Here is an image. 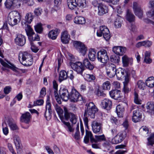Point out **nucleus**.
<instances>
[{
	"label": "nucleus",
	"instance_id": "f257e3e1",
	"mask_svg": "<svg viewBox=\"0 0 154 154\" xmlns=\"http://www.w3.org/2000/svg\"><path fill=\"white\" fill-rule=\"evenodd\" d=\"M19 58L20 63L25 66H29L32 64V56L27 52H20L19 54Z\"/></svg>",
	"mask_w": 154,
	"mask_h": 154
},
{
	"label": "nucleus",
	"instance_id": "f03ea898",
	"mask_svg": "<svg viewBox=\"0 0 154 154\" xmlns=\"http://www.w3.org/2000/svg\"><path fill=\"white\" fill-rule=\"evenodd\" d=\"M21 19L20 14L17 11H11L8 15V21L9 25L12 26L18 24L20 23Z\"/></svg>",
	"mask_w": 154,
	"mask_h": 154
},
{
	"label": "nucleus",
	"instance_id": "7ed1b4c3",
	"mask_svg": "<svg viewBox=\"0 0 154 154\" xmlns=\"http://www.w3.org/2000/svg\"><path fill=\"white\" fill-rule=\"evenodd\" d=\"M67 2L69 8L71 9L75 8L77 6L84 8L87 6L86 0H67Z\"/></svg>",
	"mask_w": 154,
	"mask_h": 154
},
{
	"label": "nucleus",
	"instance_id": "20e7f679",
	"mask_svg": "<svg viewBox=\"0 0 154 154\" xmlns=\"http://www.w3.org/2000/svg\"><path fill=\"white\" fill-rule=\"evenodd\" d=\"M87 106V109H86L84 113V116H87L92 119L95 117V113L97 112L98 109L93 102L89 103L86 104Z\"/></svg>",
	"mask_w": 154,
	"mask_h": 154
},
{
	"label": "nucleus",
	"instance_id": "39448f33",
	"mask_svg": "<svg viewBox=\"0 0 154 154\" xmlns=\"http://www.w3.org/2000/svg\"><path fill=\"white\" fill-rule=\"evenodd\" d=\"M97 34L99 37L103 35L104 38L107 41H108L111 37L108 29L105 26H100V29L97 31Z\"/></svg>",
	"mask_w": 154,
	"mask_h": 154
},
{
	"label": "nucleus",
	"instance_id": "423d86ee",
	"mask_svg": "<svg viewBox=\"0 0 154 154\" xmlns=\"http://www.w3.org/2000/svg\"><path fill=\"white\" fill-rule=\"evenodd\" d=\"M82 97L75 88H73L69 94V100L70 102L73 103L82 100Z\"/></svg>",
	"mask_w": 154,
	"mask_h": 154
},
{
	"label": "nucleus",
	"instance_id": "0eeeda50",
	"mask_svg": "<svg viewBox=\"0 0 154 154\" xmlns=\"http://www.w3.org/2000/svg\"><path fill=\"white\" fill-rule=\"evenodd\" d=\"M97 56V60L102 63H106L109 60L107 51L104 49H102L98 51Z\"/></svg>",
	"mask_w": 154,
	"mask_h": 154
},
{
	"label": "nucleus",
	"instance_id": "6e6552de",
	"mask_svg": "<svg viewBox=\"0 0 154 154\" xmlns=\"http://www.w3.org/2000/svg\"><path fill=\"white\" fill-rule=\"evenodd\" d=\"M127 135V132L123 131L119 132L112 140V143L113 144H117L121 143L125 138Z\"/></svg>",
	"mask_w": 154,
	"mask_h": 154
},
{
	"label": "nucleus",
	"instance_id": "1a4fd4ad",
	"mask_svg": "<svg viewBox=\"0 0 154 154\" xmlns=\"http://www.w3.org/2000/svg\"><path fill=\"white\" fill-rule=\"evenodd\" d=\"M107 75L109 78H112L116 75V65L112 63H108L106 66Z\"/></svg>",
	"mask_w": 154,
	"mask_h": 154
},
{
	"label": "nucleus",
	"instance_id": "9d476101",
	"mask_svg": "<svg viewBox=\"0 0 154 154\" xmlns=\"http://www.w3.org/2000/svg\"><path fill=\"white\" fill-rule=\"evenodd\" d=\"M64 116L65 119L68 120L69 119L70 121L73 124H75L77 122V118L76 116L73 113H69L68 112L67 108L64 107Z\"/></svg>",
	"mask_w": 154,
	"mask_h": 154
},
{
	"label": "nucleus",
	"instance_id": "9b49d317",
	"mask_svg": "<svg viewBox=\"0 0 154 154\" xmlns=\"http://www.w3.org/2000/svg\"><path fill=\"white\" fill-rule=\"evenodd\" d=\"M91 126L94 133L95 134H101L102 133V125L100 123L94 121L92 122Z\"/></svg>",
	"mask_w": 154,
	"mask_h": 154
},
{
	"label": "nucleus",
	"instance_id": "f8f14e48",
	"mask_svg": "<svg viewBox=\"0 0 154 154\" xmlns=\"http://www.w3.org/2000/svg\"><path fill=\"white\" fill-rule=\"evenodd\" d=\"M46 109L44 116L47 120H49L51 118L52 111L51 109V104L48 98L46 101Z\"/></svg>",
	"mask_w": 154,
	"mask_h": 154
},
{
	"label": "nucleus",
	"instance_id": "ddd939ff",
	"mask_svg": "<svg viewBox=\"0 0 154 154\" xmlns=\"http://www.w3.org/2000/svg\"><path fill=\"white\" fill-rule=\"evenodd\" d=\"M71 66L72 69L78 73L81 74L84 70V67L80 62H77L72 63Z\"/></svg>",
	"mask_w": 154,
	"mask_h": 154
},
{
	"label": "nucleus",
	"instance_id": "4468645a",
	"mask_svg": "<svg viewBox=\"0 0 154 154\" xmlns=\"http://www.w3.org/2000/svg\"><path fill=\"white\" fill-rule=\"evenodd\" d=\"M26 41L25 37L21 34H18L15 39V43L18 45L23 46L25 44Z\"/></svg>",
	"mask_w": 154,
	"mask_h": 154
},
{
	"label": "nucleus",
	"instance_id": "2eb2a0df",
	"mask_svg": "<svg viewBox=\"0 0 154 154\" xmlns=\"http://www.w3.org/2000/svg\"><path fill=\"white\" fill-rule=\"evenodd\" d=\"M59 94L62 99L65 101L69 99V94L68 90L65 88L61 89L59 91Z\"/></svg>",
	"mask_w": 154,
	"mask_h": 154
},
{
	"label": "nucleus",
	"instance_id": "dca6fc26",
	"mask_svg": "<svg viewBox=\"0 0 154 154\" xmlns=\"http://www.w3.org/2000/svg\"><path fill=\"white\" fill-rule=\"evenodd\" d=\"M133 8L135 15L139 18H141L143 16V11L137 2L133 3Z\"/></svg>",
	"mask_w": 154,
	"mask_h": 154
},
{
	"label": "nucleus",
	"instance_id": "f3484780",
	"mask_svg": "<svg viewBox=\"0 0 154 154\" xmlns=\"http://www.w3.org/2000/svg\"><path fill=\"white\" fill-rule=\"evenodd\" d=\"M31 117V116L30 113L26 112L22 115L20 118V121L21 122L28 124L30 122Z\"/></svg>",
	"mask_w": 154,
	"mask_h": 154
},
{
	"label": "nucleus",
	"instance_id": "a211bd4d",
	"mask_svg": "<svg viewBox=\"0 0 154 154\" xmlns=\"http://www.w3.org/2000/svg\"><path fill=\"white\" fill-rule=\"evenodd\" d=\"M133 114L132 120L133 122H137L140 120L142 117V115L139 110L137 109L134 110L133 112Z\"/></svg>",
	"mask_w": 154,
	"mask_h": 154
},
{
	"label": "nucleus",
	"instance_id": "6ab92c4d",
	"mask_svg": "<svg viewBox=\"0 0 154 154\" xmlns=\"http://www.w3.org/2000/svg\"><path fill=\"white\" fill-rule=\"evenodd\" d=\"M108 7L106 5L100 3L98 7V14L99 16H102L108 12Z\"/></svg>",
	"mask_w": 154,
	"mask_h": 154
},
{
	"label": "nucleus",
	"instance_id": "aec40b11",
	"mask_svg": "<svg viewBox=\"0 0 154 154\" xmlns=\"http://www.w3.org/2000/svg\"><path fill=\"white\" fill-rule=\"evenodd\" d=\"M61 40L64 44H68L70 40V35L66 31L62 32L61 35Z\"/></svg>",
	"mask_w": 154,
	"mask_h": 154
},
{
	"label": "nucleus",
	"instance_id": "412c9836",
	"mask_svg": "<svg viewBox=\"0 0 154 154\" xmlns=\"http://www.w3.org/2000/svg\"><path fill=\"white\" fill-rule=\"evenodd\" d=\"M110 97L114 99L119 100L121 99V92L120 91L115 90H112L109 92Z\"/></svg>",
	"mask_w": 154,
	"mask_h": 154
},
{
	"label": "nucleus",
	"instance_id": "4be33fe9",
	"mask_svg": "<svg viewBox=\"0 0 154 154\" xmlns=\"http://www.w3.org/2000/svg\"><path fill=\"white\" fill-rule=\"evenodd\" d=\"M101 105L104 109L109 110L111 108L112 101L109 99H105L102 101Z\"/></svg>",
	"mask_w": 154,
	"mask_h": 154
},
{
	"label": "nucleus",
	"instance_id": "5701e85b",
	"mask_svg": "<svg viewBox=\"0 0 154 154\" xmlns=\"http://www.w3.org/2000/svg\"><path fill=\"white\" fill-rule=\"evenodd\" d=\"M6 123L8 125L11 130H14L17 129V127L12 118H7L6 119Z\"/></svg>",
	"mask_w": 154,
	"mask_h": 154
},
{
	"label": "nucleus",
	"instance_id": "b1692460",
	"mask_svg": "<svg viewBox=\"0 0 154 154\" xmlns=\"http://www.w3.org/2000/svg\"><path fill=\"white\" fill-rule=\"evenodd\" d=\"M147 112L151 115H154V103L149 102L147 103L146 105Z\"/></svg>",
	"mask_w": 154,
	"mask_h": 154
},
{
	"label": "nucleus",
	"instance_id": "393cba45",
	"mask_svg": "<svg viewBox=\"0 0 154 154\" xmlns=\"http://www.w3.org/2000/svg\"><path fill=\"white\" fill-rule=\"evenodd\" d=\"M86 135L84 139V142L85 143H87L89 141V138L91 143H93L94 137L91 132L87 130H85Z\"/></svg>",
	"mask_w": 154,
	"mask_h": 154
},
{
	"label": "nucleus",
	"instance_id": "a878e982",
	"mask_svg": "<svg viewBox=\"0 0 154 154\" xmlns=\"http://www.w3.org/2000/svg\"><path fill=\"white\" fill-rule=\"evenodd\" d=\"M0 62L2 65L4 67L10 68L14 72H18V68L14 65L11 63H9L10 65H9L6 63L4 62L2 59L1 58L0 59Z\"/></svg>",
	"mask_w": 154,
	"mask_h": 154
},
{
	"label": "nucleus",
	"instance_id": "bb28decb",
	"mask_svg": "<svg viewBox=\"0 0 154 154\" xmlns=\"http://www.w3.org/2000/svg\"><path fill=\"white\" fill-rule=\"evenodd\" d=\"M58 31L57 29L51 31L48 34V37L52 39H55L58 34Z\"/></svg>",
	"mask_w": 154,
	"mask_h": 154
},
{
	"label": "nucleus",
	"instance_id": "cd10ccee",
	"mask_svg": "<svg viewBox=\"0 0 154 154\" xmlns=\"http://www.w3.org/2000/svg\"><path fill=\"white\" fill-rule=\"evenodd\" d=\"M34 16L32 14L31 12L27 13L25 17V20L26 22L24 23V24L26 26V23H30L32 20Z\"/></svg>",
	"mask_w": 154,
	"mask_h": 154
},
{
	"label": "nucleus",
	"instance_id": "c85d7f7f",
	"mask_svg": "<svg viewBox=\"0 0 154 154\" xmlns=\"http://www.w3.org/2000/svg\"><path fill=\"white\" fill-rule=\"evenodd\" d=\"M151 53L149 51H146L144 54L143 62L147 64H150L152 62V60L150 58Z\"/></svg>",
	"mask_w": 154,
	"mask_h": 154
},
{
	"label": "nucleus",
	"instance_id": "c756f323",
	"mask_svg": "<svg viewBox=\"0 0 154 154\" xmlns=\"http://www.w3.org/2000/svg\"><path fill=\"white\" fill-rule=\"evenodd\" d=\"M74 22L77 24H83L85 23L86 20L85 18L83 17L77 16L75 18Z\"/></svg>",
	"mask_w": 154,
	"mask_h": 154
},
{
	"label": "nucleus",
	"instance_id": "7c9ffc66",
	"mask_svg": "<svg viewBox=\"0 0 154 154\" xmlns=\"http://www.w3.org/2000/svg\"><path fill=\"white\" fill-rule=\"evenodd\" d=\"M83 63V66H84L86 68L90 70H92L94 68L93 65L91 63L87 58L85 59L84 60Z\"/></svg>",
	"mask_w": 154,
	"mask_h": 154
},
{
	"label": "nucleus",
	"instance_id": "2f4dec72",
	"mask_svg": "<svg viewBox=\"0 0 154 154\" xmlns=\"http://www.w3.org/2000/svg\"><path fill=\"white\" fill-rule=\"evenodd\" d=\"M116 111L118 116L122 117L123 116V113L124 111V108L120 105H118L116 107Z\"/></svg>",
	"mask_w": 154,
	"mask_h": 154
},
{
	"label": "nucleus",
	"instance_id": "473e14b6",
	"mask_svg": "<svg viewBox=\"0 0 154 154\" xmlns=\"http://www.w3.org/2000/svg\"><path fill=\"white\" fill-rule=\"evenodd\" d=\"M146 84L147 86L150 88L154 86V77L153 76L148 78L146 80Z\"/></svg>",
	"mask_w": 154,
	"mask_h": 154
},
{
	"label": "nucleus",
	"instance_id": "72a5a7b5",
	"mask_svg": "<svg viewBox=\"0 0 154 154\" xmlns=\"http://www.w3.org/2000/svg\"><path fill=\"white\" fill-rule=\"evenodd\" d=\"M135 16L129 10H128L126 15L127 20L130 22L134 21L135 20Z\"/></svg>",
	"mask_w": 154,
	"mask_h": 154
},
{
	"label": "nucleus",
	"instance_id": "f704fd0d",
	"mask_svg": "<svg viewBox=\"0 0 154 154\" xmlns=\"http://www.w3.org/2000/svg\"><path fill=\"white\" fill-rule=\"evenodd\" d=\"M62 122L65 125V128L66 130L70 132H73L74 131V128L72 125H71L69 122H66L63 120H62Z\"/></svg>",
	"mask_w": 154,
	"mask_h": 154
},
{
	"label": "nucleus",
	"instance_id": "c9c22d12",
	"mask_svg": "<svg viewBox=\"0 0 154 154\" xmlns=\"http://www.w3.org/2000/svg\"><path fill=\"white\" fill-rule=\"evenodd\" d=\"M96 52L95 50L91 49L89 50L88 53V57L91 61H94L95 59Z\"/></svg>",
	"mask_w": 154,
	"mask_h": 154
},
{
	"label": "nucleus",
	"instance_id": "e433bc0d",
	"mask_svg": "<svg viewBox=\"0 0 154 154\" xmlns=\"http://www.w3.org/2000/svg\"><path fill=\"white\" fill-rule=\"evenodd\" d=\"M106 140V138L104 134L100 135H95V138H94L93 142L96 143L98 142Z\"/></svg>",
	"mask_w": 154,
	"mask_h": 154
},
{
	"label": "nucleus",
	"instance_id": "4c0bfd02",
	"mask_svg": "<svg viewBox=\"0 0 154 154\" xmlns=\"http://www.w3.org/2000/svg\"><path fill=\"white\" fill-rule=\"evenodd\" d=\"M116 16L117 18L114 22V25L116 28H119L121 26L122 20L118 14H116Z\"/></svg>",
	"mask_w": 154,
	"mask_h": 154
},
{
	"label": "nucleus",
	"instance_id": "58836bf2",
	"mask_svg": "<svg viewBox=\"0 0 154 154\" xmlns=\"http://www.w3.org/2000/svg\"><path fill=\"white\" fill-rule=\"evenodd\" d=\"M68 75L67 74V72L64 71L62 70L60 72L59 80L61 82L64 80L66 79L67 78Z\"/></svg>",
	"mask_w": 154,
	"mask_h": 154
},
{
	"label": "nucleus",
	"instance_id": "ea45409f",
	"mask_svg": "<svg viewBox=\"0 0 154 154\" xmlns=\"http://www.w3.org/2000/svg\"><path fill=\"white\" fill-rule=\"evenodd\" d=\"M122 62L124 66H128L129 62L132 60V59L129 58L126 55H125L122 58Z\"/></svg>",
	"mask_w": 154,
	"mask_h": 154
},
{
	"label": "nucleus",
	"instance_id": "a19ab883",
	"mask_svg": "<svg viewBox=\"0 0 154 154\" xmlns=\"http://www.w3.org/2000/svg\"><path fill=\"white\" fill-rule=\"evenodd\" d=\"M29 40L30 42H32L34 41H39L40 38L39 36L37 34H35V33L30 34L28 36Z\"/></svg>",
	"mask_w": 154,
	"mask_h": 154
},
{
	"label": "nucleus",
	"instance_id": "79ce46f5",
	"mask_svg": "<svg viewBox=\"0 0 154 154\" xmlns=\"http://www.w3.org/2000/svg\"><path fill=\"white\" fill-rule=\"evenodd\" d=\"M55 108L57 113L58 114L59 117L61 119L63 117V110L61 107L57 104H56L55 106Z\"/></svg>",
	"mask_w": 154,
	"mask_h": 154
},
{
	"label": "nucleus",
	"instance_id": "37998d69",
	"mask_svg": "<svg viewBox=\"0 0 154 154\" xmlns=\"http://www.w3.org/2000/svg\"><path fill=\"white\" fill-rule=\"evenodd\" d=\"M111 86L110 82L109 81H106L103 83L102 88L103 90H109L110 89Z\"/></svg>",
	"mask_w": 154,
	"mask_h": 154
},
{
	"label": "nucleus",
	"instance_id": "c03bdc74",
	"mask_svg": "<svg viewBox=\"0 0 154 154\" xmlns=\"http://www.w3.org/2000/svg\"><path fill=\"white\" fill-rule=\"evenodd\" d=\"M120 57L117 55H113L110 56V60L111 62L113 63H118L120 61Z\"/></svg>",
	"mask_w": 154,
	"mask_h": 154
},
{
	"label": "nucleus",
	"instance_id": "a18cd8bd",
	"mask_svg": "<svg viewBox=\"0 0 154 154\" xmlns=\"http://www.w3.org/2000/svg\"><path fill=\"white\" fill-rule=\"evenodd\" d=\"M5 5L8 9L13 8V0H6L5 3Z\"/></svg>",
	"mask_w": 154,
	"mask_h": 154
},
{
	"label": "nucleus",
	"instance_id": "49530a36",
	"mask_svg": "<svg viewBox=\"0 0 154 154\" xmlns=\"http://www.w3.org/2000/svg\"><path fill=\"white\" fill-rule=\"evenodd\" d=\"M14 142L16 146L21 145V141L19 137L17 135H15L14 137Z\"/></svg>",
	"mask_w": 154,
	"mask_h": 154
},
{
	"label": "nucleus",
	"instance_id": "de8ad7c7",
	"mask_svg": "<svg viewBox=\"0 0 154 154\" xmlns=\"http://www.w3.org/2000/svg\"><path fill=\"white\" fill-rule=\"evenodd\" d=\"M84 77L85 80L88 82L94 80L95 79V77L93 75L85 74L84 75Z\"/></svg>",
	"mask_w": 154,
	"mask_h": 154
},
{
	"label": "nucleus",
	"instance_id": "09e8293b",
	"mask_svg": "<svg viewBox=\"0 0 154 154\" xmlns=\"http://www.w3.org/2000/svg\"><path fill=\"white\" fill-rule=\"evenodd\" d=\"M134 102L137 104H141V100L138 98V95L135 91L134 92Z\"/></svg>",
	"mask_w": 154,
	"mask_h": 154
},
{
	"label": "nucleus",
	"instance_id": "8fccbe9b",
	"mask_svg": "<svg viewBox=\"0 0 154 154\" xmlns=\"http://www.w3.org/2000/svg\"><path fill=\"white\" fill-rule=\"evenodd\" d=\"M26 26L25 27V30L28 36L32 34V33H34L33 29L29 25L26 24Z\"/></svg>",
	"mask_w": 154,
	"mask_h": 154
},
{
	"label": "nucleus",
	"instance_id": "3c124183",
	"mask_svg": "<svg viewBox=\"0 0 154 154\" xmlns=\"http://www.w3.org/2000/svg\"><path fill=\"white\" fill-rule=\"evenodd\" d=\"M26 26L25 27V30L28 36L32 34V33H34L33 29L29 25L26 24Z\"/></svg>",
	"mask_w": 154,
	"mask_h": 154
},
{
	"label": "nucleus",
	"instance_id": "603ef678",
	"mask_svg": "<svg viewBox=\"0 0 154 154\" xmlns=\"http://www.w3.org/2000/svg\"><path fill=\"white\" fill-rule=\"evenodd\" d=\"M13 8H19L21 5L22 0H13Z\"/></svg>",
	"mask_w": 154,
	"mask_h": 154
},
{
	"label": "nucleus",
	"instance_id": "864d4df0",
	"mask_svg": "<svg viewBox=\"0 0 154 154\" xmlns=\"http://www.w3.org/2000/svg\"><path fill=\"white\" fill-rule=\"evenodd\" d=\"M35 31L38 33H41L43 31V28L42 27V25L41 23H38L35 26Z\"/></svg>",
	"mask_w": 154,
	"mask_h": 154
},
{
	"label": "nucleus",
	"instance_id": "5fc2aeb1",
	"mask_svg": "<svg viewBox=\"0 0 154 154\" xmlns=\"http://www.w3.org/2000/svg\"><path fill=\"white\" fill-rule=\"evenodd\" d=\"M79 123H78L76 125V132L74 135V137L75 139L78 140L80 139V136L79 134Z\"/></svg>",
	"mask_w": 154,
	"mask_h": 154
},
{
	"label": "nucleus",
	"instance_id": "6e6d98bb",
	"mask_svg": "<svg viewBox=\"0 0 154 154\" xmlns=\"http://www.w3.org/2000/svg\"><path fill=\"white\" fill-rule=\"evenodd\" d=\"M137 86L140 89L144 90L145 87V84L142 80H139L137 82Z\"/></svg>",
	"mask_w": 154,
	"mask_h": 154
},
{
	"label": "nucleus",
	"instance_id": "4d7b16f0",
	"mask_svg": "<svg viewBox=\"0 0 154 154\" xmlns=\"http://www.w3.org/2000/svg\"><path fill=\"white\" fill-rule=\"evenodd\" d=\"M139 132L142 134H147L148 133L149 130L146 127L143 126L140 128Z\"/></svg>",
	"mask_w": 154,
	"mask_h": 154
},
{
	"label": "nucleus",
	"instance_id": "13d9d810",
	"mask_svg": "<svg viewBox=\"0 0 154 154\" xmlns=\"http://www.w3.org/2000/svg\"><path fill=\"white\" fill-rule=\"evenodd\" d=\"M73 44L74 47L76 48L79 49L80 48H81L83 45V44L80 42L77 41H74L73 42Z\"/></svg>",
	"mask_w": 154,
	"mask_h": 154
},
{
	"label": "nucleus",
	"instance_id": "bf43d9fd",
	"mask_svg": "<svg viewBox=\"0 0 154 154\" xmlns=\"http://www.w3.org/2000/svg\"><path fill=\"white\" fill-rule=\"evenodd\" d=\"M148 145L152 146L154 144V136L153 135L151 136L148 138Z\"/></svg>",
	"mask_w": 154,
	"mask_h": 154
},
{
	"label": "nucleus",
	"instance_id": "052dcab7",
	"mask_svg": "<svg viewBox=\"0 0 154 154\" xmlns=\"http://www.w3.org/2000/svg\"><path fill=\"white\" fill-rule=\"evenodd\" d=\"M121 46H116L113 47L112 49L113 51L117 55H120Z\"/></svg>",
	"mask_w": 154,
	"mask_h": 154
},
{
	"label": "nucleus",
	"instance_id": "680f3d73",
	"mask_svg": "<svg viewBox=\"0 0 154 154\" xmlns=\"http://www.w3.org/2000/svg\"><path fill=\"white\" fill-rule=\"evenodd\" d=\"M42 12V9L40 8H38L35 9L34 13L35 15L38 16L41 14Z\"/></svg>",
	"mask_w": 154,
	"mask_h": 154
},
{
	"label": "nucleus",
	"instance_id": "e2e57ef3",
	"mask_svg": "<svg viewBox=\"0 0 154 154\" xmlns=\"http://www.w3.org/2000/svg\"><path fill=\"white\" fill-rule=\"evenodd\" d=\"M143 46L145 47H149L152 45V42L150 41L147 40L143 41Z\"/></svg>",
	"mask_w": 154,
	"mask_h": 154
},
{
	"label": "nucleus",
	"instance_id": "0e129e2a",
	"mask_svg": "<svg viewBox=\"0 0 154 154\" xmlns=\"http://www.w3.org/2000/svg\"><path fill=\"white\" fill-rule=\"evenodd\" d=\"M67 74L68 75L67 77L71 80L73 79L74 76L73 75V71L72 70H70L68 71L67 72Z\"/></svg>",
	"mask_w": 154,
	"mask_h": 154
},
{
	"label": "nucleus",
	"instance_id": "69168bd1",
	"mask_svg": "<svg viewBox=\"0 0 154 154\" xmlns=\"http://www.w3.org/2000/svg\"><path fill=\"white\" fill-rule=\"evenodd\" d=\"M79 49L80 50V52L83 55H84L85 54L87 51V48L84 45L81 48H80Z\"/></svg>",
	"mask_w": 154,
	"mask_h": 154
},
{
	"label": "nucleus",
	"instance_id": "338daca9",
	"mask_svg": "<svg viewBox=\"0 0 154 154\" xmlns=\"http://www.w3.org/2000/svg\"><path fill=\"white\" fill-rule=\"evenodd\" d=\"M96 94L98 96H102L105 97L106 96V94L103 92L101 91L99 89L97 90Z\"/></svg>",
	"mask_w": 154,
	"mask_h": 154
},
{
	"label": "nucleus",
	"instance_id": "774afa93",
	"mask_svg": "<svg viewBox=\"0 0 154 154\" xmlns=\"http://www.w3.org/2000/svg\"><path fill=\"white\" fill-rule=\"evenodd\" d=\"M8 147L9 150L12 154H16L14 151L12 145L10 143H8Z\"/></svg>",
	"mask_w": 154,
	"mask_h": 154
}]
</instances>
